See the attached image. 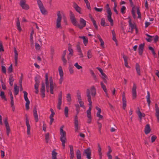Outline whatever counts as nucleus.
<instances>
[{
  "label": "nucleus",
  "mask_w": 159,
  "mask_h": 159,
  "mask_svg": "<svg viewBox=\"0 0 159 159\" xmlns=\"http://www.w3.org/2000/svg\"><path fill=\"white\" fill-rule=\"evenodd\" d=\"M96 94V89L94 86H92L90 89H87L86 95L88 98V101L89 102V105L90 106H92L91 98L94 97Z\"/></svg>",
  "instance_id": "1"
},
{
  "label": "nucleus",
  "mask_w": 159,
  "mask_h": 159,
  "mask_svg": "<svg viewBox=\"0 0 159 159\" xmlns=\"http://www.w3.org/2000/svg\"><path fill=\"white\" fill-rule=\"evenodd\" d=\"M64 126H62L60 129V134L61 135L60 140L62 142V145L63 148L64 149L65 147V143L66 142V132L63 130Z\"/></svg>",
  "instance_id": "2"
},
{
  "label": "nucleus",
  "mask_w": 159,
  "mask_h": 159,
  "mask_svg": "<svg viewBox=\"0 0 159 159\" xmlns=\"http://www.w3.org/2000/svg\"><path fill=\"white\" fill-rule=\"evenodd\" d=\"M77 107V114L75 116L74 119V128L75 131V132H79V121H78V114L79 112V110L77 108V105H76Z\"/></svg>",
  "instance_id": "3"
},
{
  "label": "nucleus",
  "mask_w": 159,
  "mask_h": 159,
  "mask_svg": "<svg viewBox=\"0 0 159 159\" xmlns=\"http://www.w3.org/2000/svg\"><path fill=\"white\" fill-rule=\"evenodd\" d=\"M106 9L107 12V20L110 23L111 25L112 26L113 25V21L111 18L112 13L108 4L106 5Z\"/></svg>",
  "instance_id": "4"
},
{
  "label": "nucleus",
  "mask_w": 159,
  "mask_h": 159,
  "mask_svg": "<svg viewBox=\"0 0 159 159\" xmlns=\"http://www.w3.org/2000/svg\"><path fill=\"white\" fill-rule=\"evenodd\" d=\"M69 16L71 23L74 25L80 27V25L75 17L74 14L71 11H70Z\"/></svg>",
  "instance_id": "5"
},
{
  "label": "nucleus",
  "mask_w": 159,
  "mask_h": 159,
  "mask_svg": "<svg viewBox=\"0 0 159 159\" xmlns=\"http://www.w3.org/2000/svg\"><path fill=\"white\" fill-rule=\"evenodd\" d=\"M37 2L40 11L43 15H46L48 13L47 11L45 9L43 5L40 0H37Z\"/></svg>",
  "instance_id": "6"
},
{
  "label": "nucleus",
  "mask_w": 159,
  "mask_h": 159,
  "mask_svg": "<svg viewBox=\"0 0 159 159\" xmlns=\"http://www.w3.org/2000/svg\"><path fill=\"white\" fill-rule=\"evenodd\" d=\"M57 18L56 20V28H61V21L62 19L61 15L60 13V11H59L57 12Z\"/></svg>",
  "instance_id": "7"
},
{
  "label": "nucleus",
  "mask_w": 159,
  "mask_h": 159,
  "mask_svg": "<svg viewBox=\"0 0 159 159\" xmlns=\"http://www.w3.org/2000/svg\"><path fill=\"white\" fill-rule=\"evenodd\" d=\"M25 0H20L19 4L23 9L27 10L29 9L30 7L26 3Z\"/></svg>",
  "instance_id": "8"
},
{
  "label": "nucleus",
  "mask_w": 159,
  "mask_h": 159,
  "mask_svg": "<svg viewBox=\"0 0 159 159\" xmlns=\"http://www.w3.org/2000/svg\"><path fill=\"white\" fill-rule=\"evenodd\" d=\"M23 93H24V98L25 99V100L26 102V103H25V107H26V109L27 110H28L29 109V104L30 103V101L29 100L28 97H27V95H28V93H27L25 91H24L23 92Z\"/></svg>",
  "instance_id": "9"
},
{
  "label": "nucleus",
  "mask_w": 159,
  "mask_h": 159,
  "mask_svg": "<svg viewBox=\"0 0 159 159\" xmlns=\"http://www.w3.org/2000/svg\"><path fill=\"white\" fill-rule=\"evenodd\" d=\"M91 106L89 107V109L87 111V116L88 118L87 122L89 124L91 123L92 120L91 112Z\"/></svg>",
  "instance_id": "10"
},
{
  "label": "nucleus",
  "mask_w": 159,
  "mask_h": 159,
  "mask_svg": "<svg viewBox=\"0 0 159 159\" xmlns=\"http://www.w3.org/2000/svg\"><path fill=\"white\" fill-rule=\"evenodd\" d=\"M62 93L61 91H60L58 95V102L57 103V108L60 110L61 109V106L62 103Z\"/></svg>",
  "instance_id": "11"
},
{
  "label": "nucleus",
  "mask_w": 159,
  "mask_h": 159,
  "mask_svg": "<svg viewBox=\"0 0 159 159\" xmlns=\"http://www.w3.org/2000/svg\"><path fill=\"white\" fill-rule=\"evenodd\" d=\"M25 117H26V125L27 127V133L28 135H30V129L31 127L30 126L29 123V121L28 119V116L27 114L25 115Z\"/></svg>",
  "instance_id": "12"
},
{
  "label": "nucleus",
  "mask_w": 159,
  "mask_h": 159,
  "mask_svg": "<svg viewBox=\"0 0 159 159\" xmlns=\"http://www.w3.org/2000/svg\"><path fill=\"white\" fill-rule=\"evenodd\" d=\"M7 120L8 119L7 118H5L4 122L6 127L7 134V135L8 136L10 132V129Z\"/></svg>",
  "instance_id": "13"
},
{
  "label": "nucleus",
  "mask_w": 159,
  "mask_h": 159,
  "mask_svg": "<svg viewBox=\"0 0 159 159\" xmlns=\"http://www.w3.org/2000/svg\"><path fill=\"white\" fill-rule=\"evenodd\" d=\"M49 83L50 87V92L51 93L53 94L54 84L52 78L51 76L49 77Z\"/></svg>",
  "instance_id": "14"
},
{
  "label": "nucleus",
  "mask_w": 159,
  "mask_h": 159,
  "mask_svg": "<svg viewBox=\"0 0 159 159\" xmlns=\"http://www.w3.org/2000/svg\"><path fill=\"white\" fill-rule=\"evenodd\" d=\"M136 86L135 84L134 83L133 84V88L132 89V93L133 97V99H135L137 96L136 94Z\"/></svg>",
  "instance_id": "15"
},
{
  "label": "nucleus",
  "mask_w": 159,
  "mask_h": 159,
  "mask_svg": "<svg viewBox=\"0 0 159 159\" xmlns=\"http://www.w3.org/2000/svg\"><path fill=\"white\" fill-rule=\"evenodd\" d=\"M84 153L86 155V157L88 159H91V152L90 148H88L84 150Z\"/></svg>",
  "instance_id": "16"
},
{
  "label": "nucleus",
  "mask_w": 159,
  "mask_h": 159,
  "mask_svg": "<svg viewBox=\"0 0 159 159\" xmlns=\"http://www.w3.org/2000/svg\"><path fill=\"white\" fill-rule=\"evenodd\" d=\"M14 52L15 53V66H16L18 65V53L16 48H14Z\"/></svg>",
  "instance_id": "17"
},
{
  "label": "nucleus",
  "mask_w": 159,
  "mask_h": 159,
  "mask_svg": "<svg viewBox=\"0 0 159 159\" xmlns=\"http://www.w3.org/2000/svg\"><path fill=\"white\" fill-rule=\"evenodd\" d=\"M129 25V27L132 29H135L136 31H137V28L136 27V25L135 23H132L131 22V20L130 18H129L128 21Z\"/></svg>",
  "instance_id": "18"
},
{
  "label": "nucleus",
  "mask_w": 159,
  "mask_h": 159,
  "mask_svg": "<svg viewBox=\"0 0 159 159\" xmlns=\"http://www.w3.org/2000/svg\"><path fill=\"white\" fill-rule=\"evenodd\" d=\"M33 115L36 122H38L39 120V119L36 107H34L33 109Z\"/></svg>",
  "instance_id": "19"
},
{
  "label": "nucleus",
  "mask_w": 159,
  "mask_h": 159,
  "mask_svg": "<svg viewBox=\"0 0 159 159\" xmlns=\"http://www.w3.org/2000/svg\"><path fill=\"white\" fill-rule=\"evenodd\" d=\"M41 95L43 98L45 97V84L43 82H42L41 84Z\"/></svg>",
  "instance_id": "20"
},
{
  "label": "nucleus",
  "mask_w": 159,
  "mask_h": 159,
  "mask_svg": "<svg viewBox=\"0 0 159 159\" xmlns=\"http://www.w3.org/2000/svg\"><path fill=\"white\" fill-rule=\"evenodd\" d=\"M144 43L141 44L139 46L138 48L139 53L140 55H142L144 49Z\"/></svg>",
  "instance_id": "21"
},
{
  "label": "nucleus",
  "mask_w": 159,
  "mask_h": 159,
  "mask_svg": "<svg viewBox=\"0 0 159 159\" xmlns=\"http://www.w3.org/2000/svg\"><path fill=\"white\" fill-rule=\"evenodd\" d=\"M45 81H46V88L47 89V91L48 92H49V82L48 78V74L47 73H46L45 74Z\"/></svg>",
  "instance_id": "22"
},
{
  "label": "nucleus",
  "mask_w": 159,
  "mask_h": 159,
  "mask_svg": "<svg viewBox=\"0 0 159 159\" xmlns=\"http://www.w3.org/2000/svg\"><path fill=\"white\" fill-rule=\"evenodd\" d=\"M86 21L83 18H80V29L83 28L86 25Z\"/></svg>",
  "instance_id": "23"
},
{
  "label": "nucleus",
  "mask_w": 159,
  "mask_h": 159,
  "mask_svg": "<svg viewBox=\"0 0 159 159\" xmlns=\"http://www.w3.org/2000/svg\"><path fill=\"white\" fill-rule=\"evenodd\" d=\"M147 95L146 96V98L147 99V102L148 103V105L149 107H150V104L151 101L150 100V94L149 92L148 91H147Z\"/></svg>",
  "instance_id": "24"
},
{
  "label": "nucleus",
  "mask_w": 159,
  "mask_h": 159,
  "mask_svg": "<svg viewBox=\"0 0 159 159\" xmlns=\"http://www.w3.org/2000/svg\"><path fill=\"white\" fill-rule=\"evenodd\" d=\"M66 54V50H65L64 51L63 54L62 56V60L63 62V64L64 65H65L66 64L67 61L65 58V56Z\"/></svg>",
  "instance_id": "25"
},
{
  "label": "nucleus",
  "mask_w": 159,
  "mask_h": 159,
  "mask_svg": "<svg viewBox=\"0 0 159 159\" xmlns=\"http://www.w3.org/2000/svg\"><path fill=\"white\" fill-rule=\"evenodd\" d=\"M16 26L18 30L19 31V32H20L22 30V29L20 27L19 19V18H17V19Z\"/></svg>",
  "instance_id": "26"
},
{
  "label": "nucleus",
  "mask_w": 159,
  "mask_h": 159,
  "mask_svg": "<svg viewBox=\"0 0 159 159\" xmlns=\"http://www.w3.org/2000/svg\"><path fill=\"white\" fill-rule=\"evenodd\" d=\"M73 7L76 11L80 13V7L75 2H73Z\"/></svg>",
  "instance_id": "27"
},
{
  "label": "nucleus",
  "mask_w": 159,
  "mask_h": 159,
  "mask_svg": "<svg viewBox=\"0 0 159 159\" xmlns=\"http://www.w3.org/2000/svg\"><path fill=\"white\" fill-rule=\"evenodd\" d=\"M80 38H81L83 40V43L84 45L86 46L88 42L87 38L85 36H82L80 37Z\"/></svg>",
  "instance_id": "28"
},
{
  "label": "nucleus",
  "mask_w": 159,
  "mask_h": 159,
  "mask_svg": "<svg viewBox=\"0 0 159 159\" xmlns=\"http://www.w3.org/2000/svg\"><path fill=\"white\" fill-rule=\"evenodd\" d=\"M151 130L149 125L148 124H147L145 128V133L146 134H149Z\"/></svg>",
  "instance_id": "29"
},
{
  "label": "nucleus",
  "mask_w": 159,
  "mask_h": 159,
  "mask_svg": "<svg viewBox=\"0 0 159 159\" xmlns=\"http://www.w3.org/2000/svg\"><path fill=\"white\" fill-rule=\"evenodd\" d=\"M135 67L137 73L138 75H140L141 72L140 70V67L138 63H136Z\"/></svg>",
  "instance_id": "30"
},
{
  "label": "nucleus",
  "mask_w": 159,
  "mask_h": 159,
  "mask_svg": "<svg viewBox=\"0 0 159 159\" xmlns=\"http://www.w3.org/2000/svg\"><path fill=\"white\" fill-rule=\"evenodd\" d=\"M156 116L157 117V121L159 122V108L158 107H156Z\"/></svg>",
  "instance_id": "31"
},
{
  "label": "nucleus",
  "mask_w": 159,
  "mask_h": 159,
  "mask_svg": "<svg viewBox=\"0 0 159 159\" xmlns=\"http://www.w3.org/2000/svg\"><path fill=\"white\" fill-rule=\"evenodd\" d=\"M55 149H54L52 152V159H57V153L55 152Z\"/></svg>",
  "instance_id": "32"
},
{
  "label": "nucleus",
  "mask_w": 159,
  "mask_h": 159,
  "mask_svg": "<svg viewBox=\"0 0 159 159\" xmlns=\"http://www.w3.org/2000/svg\"><path fill=\"white\" fill-rule=\"evenodd\" d=\"M0 96L2 99L4 100L5 101H7V99L6 98V96L4 92L1 91Z\"/></svg>",
  "instance_id": "33"
},
{
  "label": "nucleus",
  "mask_w": 159,
  "mask_h": 159,
  "mask_svg": "<svg viewBox=\"0 0 159 159\" xmlns=\"http://www.w3.org/2000/svg\"><path fill=\"white\" fill-rule=\"evenodd\" d=\"M58 71L60 76L63 77L64 73L62 68V67L61 66H60L59 67Z\"/></svg>",
  "instance_id": "34"
},
{
  "label": "nucleus",
  "mask_w": 159,
  "mask_h": 159,
  "mask_svg": "<svg viewBox=\"0 0 159 159\" xmlns=\"http://www.w3.org/2000/svg\"><path fill=\"white\" fill-rule=\"evenodd\" d=\"M137 113L140 119L142 118V117H144L145 116V114L144 113H141L139 110L138 111Z\"/></svg>",
  "instance_id": "35"
},
{
  "label": "nucleus",
  "mask_w": 159,
  "mask_h": 159,
  "mask_svg": "<svg viewBox=\"0 0 159 159\" xmlns=\"http://www.w3.org/2000/svg\"><path fill=\"white\" fill-rule=\"evenodd\" d=\"M14 89L15 91V95H17L19 91V87L16 85H15Z\"/></svg>",
  "instance_id": "36"
},
{
  "label": "nucleus",
  "mask_w": 159,
  "mask_h": 159,
  "mask_svg": "<svg viewBox=\"0 0 159 159\" xmlns=\"http://www.w3.org/2000/svg\"><path fill=\"white\" fill-rule=\"evenodd\" d=\"M14 80V79L12 75H10L9 78V83L11 86H12L13 85V82Z\"/></svg>",
  "instance_id": "37"
},
{
  "label": "nucleus",
  "mask_w": 159,
  "mask_h": 159,
  "mask_svg": "<svg viewBox=\"0 0 159 159\" xmlns=\"http://www.w3.org/2000/svg\"><path fill=\"white\" fill-rule=\"evenodd\" d=\"M68 111H69V110H68V107H65V109H64V114H65V116L66 117H68Z\"/></svg>",
  "instance_id": "38"
},
{
  "label": "nucleus",
  "mask_w": 159,
  "mask_h": 159,
  "mask_svg": "<svg viewBox=\"0 0 159 159\" xmlns=\"http://www.w3.org/2000/svg\"><path fill=\"white\" fill-rule=\"evenodd\" d=\"M101 150H102V149L101 148V147H100L99 144H98V151L100 157H101L102 155V154L101 152Z\"/></svg>",
  "instance_id": "39"
},
{
  "label": "nucleus",
  "mask_w": 159,
  "mask_h": 159,
  "mask_svg": "<svg viewBox=\"0 0 159 159\" xmlns=\"http://www.w3.org/2000/svg\"><path fill=\"white\" fill-rule=\"evenodd\" d=\"M34 34V31L32 30L30 34V41L31 42V44H33L34 41L33 40V35Z\"/></svg>",
  "instance_id": "40"
},
{
  "label": "nucleus",
  "mask_w": 159,
  "mask_h": 159,
  "mask_svg": "<svg viewBox=\"0 0 159 159\" xmlns=\"http://www.w3.org/2000/svg\"><path fill=\"white\" fill-rule=\"evenodd\" d=\"M73 67L74 66H71L70 65V66L69 67V69L70 73V74H72L74 73V70L73 69Z\"/></svg>",
  "instance_id": "41"
},
{
  "label": "nucleus",
  "mask_w": 159,
  "mask_h": 159,
  "mask_svg": "<svg viewBox=\"0 0 159 159\" xmlns=\"http://www.w3.org/2000/svg\"><path fill=\"white\" fill-rule=\"evenodd\" d=\"M102 75L101 77L104 80V81L105 82H106V79H107V75H106V74L104 73L103 72H102L101 74Z\"/></svg>",
  "instance_id": "42"
},
{
  "label": "nucleus",
  "mask_w": 159,
  "mask_h": 159,
  "mask_svg": "<svg viewBox=\"0 0 159 159\" xmlns=\"http://www.w3.org/2000/svg\"><path fill=\"white\" fill-rule=\"evenodd\" d=\"M90 73L92 76V77L95 80H96V79H97L96 76L95 75V74H94V72H93V70H90Z\"/></svg>",
  "instance_id": "43"
},
{
  "label": "nucleus",
  "mask_w": 159,
  "mask_h": 159,
  "mask_svg": "<svg viewBox=\"0 0 159 159\" xmlns=\"http://www.w3.org/2000/svg\"><path fill=\"white\" fill-rule=\"evenodd\" d=\"M68 50L70 52L69 53L70 54V53L73 54V50L71 48V45L70 44H68Z\"/></svg>",
  "instance_id": "44"
},
{
  "label": "nucleus",
  "mask_w": 159,
  "mask_h": 159,
  "mask_svg": "<svg viewBox=\"0 0 159 159\" xmlns=\"http://www.w3.org/2000/svg\"><path fill=\"white\" fill-rule=\"evenodd\" d=\"M146 35L149 38L147 39H146L147 40L148 42H151L152 41V38L153 37L152 36L148 34H146Z\"/></svg>",
  "instance_id": "45"
},
{
  "label": "nucleus",
  "mask_w": 159,
  "mask_h": 159,
  "mask_svg": "<svg viewBox=\"0 0 159 159\" xmlns=\"http://www.w3.org/2000/svg\"><path fill=\"white\" fill-rule=\"evenodd\" d=\"M67 100L68 102H70L71 101V95L70 93H68L66 96Z\"/></svg>",
  "instance_id": "46"
},
{
  "label": "nucleus",
  "mask_w": 159,
  "mask_h": 159,
  "mask_svg": "<svg viewBox=\"0 0 159 159\" xmlns=\"http://www.w3.org/2000/svg\"><path fill=\"white\" fill-rule=\"evenodd\" d=\"M101 111V110L99 111H98V112H97V116L100 119H102L103 117L100 114Z\"/></svg>",
  "instance_id": "47"
},
{
  "label": "nucleus",
  "mask_w": 159,
  "mask_h": 159,
  "mask_svg": "<svg viewBox=\"0 0 159 159\" xmlns=\"http://www.w3.org/2000/svg\"><path fill=\"white\" fill-rule=\"evenodd\" d=\"M123 102V108L124 110L125 109L126 106V99H122Z\"/></svg>",
  "instance_id": "48"
},
{
  "label": "nucleus",
  "mask_w": 159,
  "mask_h": 159,
  "mask_svg": "<svg viewBox=\"0 0 159 159\" xmlns=\"http://www.w3.org/2000/svg\"><path fill=\"white\" fill-rule=\"evenodd\" d=\"M13 68H12V64H11L8 69V72L11 73L12 72Z\"/></svg>",
  "instance_id": "49"
},
{
  "label": "nucleus",
  "mask_w": 159,
  "mask_h": 159,
  "mask_svg": "<svg viewBox=\"0 0 159 159\" xmlns=\"http://www.w3.org/2000/svg\"><path fill=\"white\" fill-rule=\"evenodd\" d=\"M126 9L125 7L124 6H122L121 9V12L122 14L125 13V11Z\"/></svg>",
  "instance_id": "50"
},
{
  "label": "nucleus",
  "mask_w": 159,
  "mask_h": 159,
  "mask_svg": "<svg viewBox=\"0 0 159 159\" xmlns=\"http://www.w3.org/2000/svg\"><path fill=\"white\" fill-rule=\"evenodd\" d=\"M49 139V134L47 133L45 135V139L46 140V143H48V141Z\"/></svg>",
  "instance_id": "51"
},
{
  "label": "nucleus",
  "mask_w": 159,
  "mask_h": 159,
  "mask_svg": "<svg viewBox=\"0 0 159 159\" xmlns=\"http://www.w3.org/2000/svg\"><path fill=\"white\" fill-rule=\"evenodd\" d=\"M105 19L104 18H102L101 20V25L102 26H105Z\"/></svg>",
  "instance_id": "52"
},
{
  "label": "nucleus",
  "mask_w": 159,
  "mask_h": 159,
  "mask_svg": "<svg viewBox=\"0 0 159 159\" xmlns=\"http://www.w3.org/2000/svg\"><path fill=\"white\" fill-rule=\"evenodd\" d=\"M35 48L37 50H39L40 48V46L39 43H35Z\"/></svg>",
  "instance_id": "53"
},
{
  "label": "nucleus",
  "mask_w": 159,
  "mask_h": 159,
  "mask_svg": "<svg viewBox=\"0 0 159 159\" xmlns=\"http://www.w3.org/2000/svg\"><path fill=\"white\" fill-rule=\"evenodd\" d=\"M101 85L104 91H106L107 90L104 84L102 82H101Z\"/></svg>",
  "instance_id": "54"
},
{
  "label": "nucleus",
  "mask_w": 159,
  "mask_h": 159,
  "mask_svg": "<svg viewBox=\"0 0 159 159\" xmlns=\"http://www.w3.org/2000/svg\"><path fill=\"white\" fill-rule=\"evenodd\" d=\"M157 137L155 135H153L151 137V141L152 143H153L156 139Z\"/></svg>",
  "instance_id": "55"
},
{
  "label": "nucleus",
  "mask_w": 159,
  "mask_h": 159,
  "mask_svg": "<svg viewBox=\"0 0 159 159\" xmlns=\"http://www.w3.org/2000/svg\"><path fill=\"white\" fill-rule=\"evenodd\" d=\"M100 42V46L102 48H104V42L103 40L102 39L99 40Z\"/></svg>",
  "instance_id": "56"
},
{
  "label": "nucleus",
  "mask_w": 159,
  "mask_h": 159,
  "mask_svg": "<svg viewBox=\"0 0 159 159\" xmlns=\"http://www.w3.org/2000/svg\"><path fill=\"white\" fill-rule=\"evenodd\" d=\"M92 22L93 25L94 26L95 28V29H98V26L96 24V21H95V20H94L92 19Z\"/></svg>",
  "instance_id": "57"
},
{
  "label": "nucleus",
  "mask_w": 159,
  "mask_h": 159,
  "mask_svg": "<svg viewBox=\"0 0 159 159\" xmlns=\"http://www.w3.org/2000/svg\"><path fill=\"white\" fill-rule=\"evenodd\" d=\"M84 103L81 100V99H80V107H82L84 110L85 109V106L84 105Z\"/></svg>",
  "instance_id": "58"
},
{
  "label": "nucleus",
  "mask_w": 159,
  "mask_h": 159,
  "mask_svg": "<svg viewBox=\"0 0 159 159\" xmlns=\"http://www.w3.org/2000/svg\"><path fill=\"white\" fill-rule=\"evenodd\" d=\"M137 12L138 16V17L139 18H140L141 17V14L140 12L139 9L138 7L137 8Z\"/></svg>",
  "instance_id": "59"
},
{
  "label": "nucleus",
  "mask_w": 159,
  "mask_h": 159,
  "mask_svg": "<svg viewBox=\"0 0 159 159\" xmlns=\"http://www.w3.org/2000/svg\"><path fill=\"white\" fill-rule=\"evenodd\" d=\"M39 76H36L35 78V83L37 84H39L40 83V81H39Z\"/></svg>",
  "instance_id": "60"
},
{
  "label": "nucleus",
  "mask_w": 159,
  "mask_h": 159,
  "mask_svg": "<svg viewBox=\"0 0 159 159\" xmlns=\"http://www.w3.org/2000/svg\"><path fill=\"white\" fill-rule=\"evenodd\" d=\"M85 135L84 134L80 133V140H84V138Z\"/></svg>",
  "instance_id": "61"
},
{
  "label": "nucleus",
  "mask_w": 159,
  "mask_h": 159,
  "mask_svg": "<svg viewBox=\"0 0 159 159\" xmlns=\"http://www.w3.org/2000/svg\"><path fill=\"white\" fill-rule=\"evenodd\" d=\"M149 49L152 51V54L154 55H156V53L155 52L154 49L152 47H149Z\"/></svg>",
  "instance_id": "62"
},
{
  "label": "nucleus",
  "mask_w": 159,
  "mask_h": 159,
  "mask_svg": "<svg viewBox=\"0 0 159 159\" xmlns=\"http://www.w3.org/2000/svg\"><path fill=\"white\" fill-rule=\"evenodd\" d=\"M94 9L97 11L99 12H101L102 11V10H103L102 8H98L96 7H95L94 8Z\"/></svg>",
  "instance_id": "63"
},
{
  "label": "nucleus",
  "mask_w": 159,
  "mask_h": 159,
  "mask_svg": "<svg viewBox=\"0 0 159 159\" xmlns=\"http://www.w3.org/2000/svg\"><path fill=\"white\" fill-rule=\"evenodd\" d=\"M51 53V54H53L54 52V49L52 46H51L50 48Z\"/></svg>",
  "instance_id": "64"
}]
</instances>
